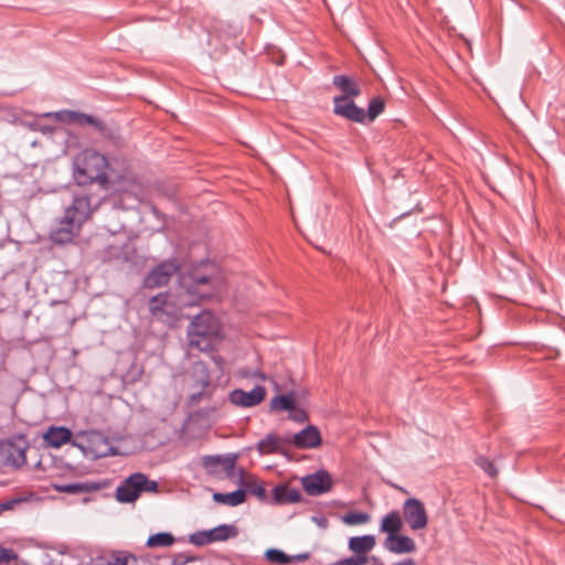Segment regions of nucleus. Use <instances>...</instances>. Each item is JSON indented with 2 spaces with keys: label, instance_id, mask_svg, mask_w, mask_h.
<instances>
[{
  "label": "nucleus",
  "instance_id": "19",
  "mask_svg": "<svg viewBox=\"0 0 565 565\" xmlns=\"http://www.w3.org/2000/svg\"><path fill=\"white\" fill-rule=\"evenodd\" d=\"M224 405L225 403H223L222 406L211 405L192 412L184 419L183 424H210L211 422H215L222 417V407Z\"/></svg>",
  "mask_w": 565,
  "mask_h": 565
},
{
  "label": "nucleus",
  "instance_id": "41",
  "mask_svg": "<svg viewBox=\"0 0 565 565\" xmlns=\"http://www.w3.org/2000/svg\"><path fill=\"white\" fill-rule=\"evenodd\" d=\"M394 565H417L413 558H406L402 562L395 563Z\"/></svg>",
  "mask_w": 565,
  "mask_h": 565
},
{
  "label": "nucleus",
  "instance_id": "40",
  "mask_svg": "<svg viewBox=\"0 0 565 565\" xmlns=\"http://www.w3.org/2000/svg\"><path fill=\"white\" fill-rule=\"evenodd\" d=\"M310 558V553H299L295 555H289L288 564H299L308 561Z\"/></svg>",
  "mask_w": 565,
  "mask_h": 565
},
{
  "label": "nucleus",
  "instance_id": "15",
  "mask_svg": "<svg viewBox=\"0 0 565 565\" xmlns=\"http://www.w3.org/2000/svg\"><path fill=\"white\" fill-rule=\"evenodd\" d=\"M333 114L356 124L365 122V110L354 98H333Z\"/></svg>",
  "mask_w": 565,
  "mask_h": 565
},
{
  "label": "nucleus",
  "instance_id": "44",
  "mask_svg": "<svg viewBox=\"0 0 565 565\" xmlns=\"http://www.w3.org/2000/svg\"><path fill=\"white\" fill-rule=\"evenodd\" d=\"M230 28H231L230 34L233 35V36H236V34H237V26H230Z\"/></svg>",
  "mask_w": 565,
  "mask_h": 565
},
{
  "label": "nucleus",
  "instance_id": "38",
  "mask_svg": "<svg viewBox=\"0 0 565 565\" xmlns=\"http://www.w3.org/2000/svg\"><path fill=\"white\" fill-rule=\"evenodd\" d=\"M114 565H136V558L132 555L119 554L109 558Z\"/></svg>",
  "mask_w": 565,
  "mask_h": 565
},
{
  "label": "nucleus",
  "instance_id": "21",
  "mask_svg": "<svg viewBox=\"0 0 565 565\" xmlns=\"http://www.w3.org/2000/svg\"><path fill=\"white\" fill-rule=\"evenodd\" d=\"M52 488L62 493L78 494L92 493L102 489V486L94 481L72 482V483H52Z\"/></svg>",
  "mask_w": 565,
  "mask_h": 565
},
{
  "label": "nucleus",
  "instance_id": "50",
  "mask_svg": "<svg viewBox=\"0 0 565 565\" xmlns=\"http://www.w3.org/2000/svg\"><path fill=\"white\" fill-rule=\"evenodd\" d=\"M256 375H258L260 379H265V375L263 373H257Z\"/></svg>",
  "mask_w": 565,
  "mask_h": 565
},
{
  "label": "nucleus",
  "instance_id": "30",
  "mask_svg": "<svg viewBox=\"0 0 565 565\" xmlns=\"http://www.w3.org/2000/svg\"><path fill=\"white\" fill-rule=\"evenodd\" d=\"M175 542L174 536L169 532H159L148 537L146 545L153 547H168Z\"/></svg>",
  "mask_w": 565,
  "mask_h": 565
},
{
  "label": "nucleus",
  "instance_id": "1",
  "mask_svg": "<svg viewBox=\"0 0 565 565\" xmlns=\"http://www.w3.org/2000/svg\"><path fill=\"white\" fill-rule=\"evenodd\" d=\"M100 201L99 196L90 194L86 189L76 192L56 228L51 233L52 242L60 245L72 242L83 223L99 206Z\"/></svg>",
  "mask_w": 565,
  "mask_h": 565
},
{
  "label": "nucleus",
  "instance_id": "22",
  "mask_svg": "<svg viewBox=\"0 0 565 565\" xmlns=\"http://www.w3.org/2000/svg\"><path fill=\"white\" fill-rule=\"evenodd\" d=\"M302 500L300 490L288 484H277L273 489V501L275 504L298 503Z\"/></svg>",
  "mask_w": 565,
  "mask_h": 565
},
{
  "label": "nucleus",
  "instance_id": "23",
  "mask_svg": "<svg viewBox=\"0 0 565 565\" xmlns=\"http://www.w3.org/2000/svg\"><path fill=\"white\" fill-rule=\"evenodd\" d=\"M383 545L388 552L394 554H406L416 551L415 541L409 536L401 534L394 535L391 541H388V539H385Z\"/></svg>",
  "mask_w": 565,
  "mask_h": 565
},
{
  "label": "nucleus",
  "instance_id": "37",
  "mask_svg": "<svg viewBox=\"0 0 565 565\" xmlns=\"http://www.w3.org/2000/svg\"><path fill=\"white\" fill-rule=\"evenodd\" d=\"M369 562L367 556L353 555L347 558L339 559L332 565H365Z\"/></svg>",
  "mask_w": 565,
  "mask_h": 565
},
{
  "label": "nucleus",
  "instance_id": "36",
  "mask_svg": "<svg viewBox=\"0 0 565 565\" xmlns=\"http://www.w3.org/2000/svg\"><path fill=\"white\" fill-rule=\"evenodd\" d=\"M246 492L248 491L252 495H255L260 501H267L266 489L263 483L257 481H252L246 486Z\"/></svg>",
  "mask_w": 565,
  "mask_h": 565
},
{
  "label": "nucleus",
  "instance_id": "31",
  "mask_svg": "<svg viewBox=\"0 0 565 565\" xmlns=\"http://www.w3.org/2000/svg\"><path fill=\"white\" fill-rule=\"evenodd\" d=\"M385 109V102L382 97L375 96L373 97L367 105V110L365 111V121L369 122L374 121Z\"/></svg>",
  "mask_w": 565,
  "mask_h": 565
},
{
  "label": "nucleus",
  "instance_id": "43",
  "mask_svg": "<svg viewBox=\"0 0 565 565\" xmlns=\"http://www.w3.org/2000/svg\"><path fill=\"white\" fill-rule=\"evenodd\" d=\"M213 361L217 364V365H222L223 363V358L221 355H215L213 356Z\"/></svg>",
  "mask_w": 565,
  "mask_h": 565
},
{
  "label": "nucleus",
  "instance_id": "12",
  "mask_svg": "<svg viewBox=\"0 0 565 565\" xmlns=\"http://www.w3.org/2000/svg\"><path fill=\"white\" fill-rule=\"evenodd\" d=\"M403 518L413 531L423 530L428 524L426 508L417 498H408L404 501Z\"/></svg>",
  "mask_w": 565,
  "mask_h": 565
},
{
  "label": "nucleus",
  "instance_id": "42",
  "mask_svg": "<svg viewBox=\"0 0 565 565\" xmlns=\"http://www.w3.org/2000/svg\"><path fill=\"white\" fill-rule=\"evenodd\" d=\"M63 115V113H45L43 116L44 117H56V118H61V116Z\"/></svg>",
  "mask_w": 565,
  "mask_h": 565
},
{
  "label": "nucleus",
  "instance_id": "17",
  "mask_svg": "<svg viewBox=\"0 0 565 565\" xmlns=\"http://www.w3.org/2000/svg\"><path fill=\"white\" fill-rule=\"evenodd\" d=\"M321 435L317 426H305L297 434L290 435V446L298 449H311L321 445Z\"/></svg>",
  "mask_w": 565,
  "mask_h": 565
},
{
  "label": "nucleus",
  "instance_id": "3",
  "mask_svg": "<svg viewBox=\"0 0 565 565\" xmlns=\"http://www.w3.org/2000/svg\"><path fill=\"white\" fill-rule=\"evenodd\" d=\"M108 161L106 157L95 150H84L73 164V178L78 185L97 182L102 188L108 183Z\"/></svg>",
  "mask_w": 565,
  "mask_h": 565
},
{
  "label": "nucleus",
  "instance_id": "49",
  "mask_svg": "<svg viewBox=\"0 0 565 565\" xmlns=\"http://www.w3.org/2000/svg\"><path fill=\"white\" fill-rule=\"evenodd\" d=\"M10 502L3 504V509H8L10 507Z\"/></svg>",
  "mask_w": 565,
  "mask_h": 565
},
{
  "label": "nucleus",
  "instance_id": "16",
  "mask_svg": "<svg viewBox=\"0 0 565 565\" xmlns=\"http://www.w3.org/2000/svg\"><path fill=\"white\" fill-rule=\"evenodd\" d=\"M266 388L262 385L254 386L250 391L235 388L228 394V402L241 407H253L263 402Z\"/></svg>",
  "mask_w": 565,
  "mask_h": 565
},
{
  "label": "nucleus",
  "instance_id": "13",
  "mask_svg": "<svg viewBox=\"0 0 565 565\" xmlns=\"http://www.w3.org/2000/svg\"><path fill=\"white\" fill-rule=\"evenodd\" d=\"M256 448L260 455L280 454L287 456L290 449V434L269 433L258 440Z\"/></svg>",
  "mask_w": 565,
  "mask_h": 565
},
{
  "label": "nucleus",
  "instance_id": "26",
  "mask_svg": "<svg viewBox=\"0 0 565 565\" xmlns=\"http://www.w3.org/2000/svg\"><path fill=\"white\" fill-rule=\"evenodd\" d=\"M376 544L375 536L372 534H365L362 536H352L349 539L348 547L355 555L367 556Z\"/></svg>",
  "mask_w": 565,
  "mask_h": 565
},
{
  "label": "nucleus",
  "instance_id": "39",
  "mask_svg": "<svg viewBox=\"0 0 565 565\" xmlns=\"http://www.w3.org/2000/svg\"><path fill=\"white\" fill-rule=\"evenodd\" d=\"M17 555L11 548H4L0 546V564L9 563Z\"/></svg>",
  "mask_w": 565,
  "mask_h": 565
},
{
  "label": "nucleus",
  "instance_id": "20",
  "mask_svg": "<svg viewBox=\"0 0 565 565\" xmlns=\"http://www.w3.org/2000/svg\"><path fill=\"white\" fill-rule=\"evenodd\" d=\"M332 84L342 93L333 98H355L361 94L359 84L349 75L339 74L333 76Z\"/></svg>",
  "mask_w": 565,
  "mask_h": 565
},
{
  "label": "nucleus",
  "instance_id": "2",
  "mask_svg": "<svg viewBox=\"0 0 565 565\" xmlns=\"http://www.w3.org/2000/svg\"><path fill=\"white\" fill-rule=\"evenodd\" d=\"M180 288L188 296L186 303L194 305L215 295L220 284L218 267L209 259L193 265L178 276Z\"/></svg>",
  "mask_w": 565,
  "mask_h": 565
},
{
  "label": "nucleus",
  "instance_id": "34",
  "mask_svg": "<svg viewBox=\"0 0 565 565\" xmlns=\"http://www.w3.org/2000/svg\"><path fill=\"white\" fill-rule=\"evenodd\" d=\"M370 519L371 515L366 512L351 511L342 518V521L348 525H358L367 523Z\"/></svg>",
  "mask_w": 565,
  "mask_h": 565
},
{
  "label": "nucleus",
  "instance_id": "11",
  "mask_svg": "<svg viewBox=\"0 0 565 565\" xmlns=\"http://www.w3.org/2000/svg\"><path fill=\"white\" fill-rule=\"evenodd\" d=\"M236 460L237 455L235 454L206 455L202 457L201 465L212 476L225 473L227 478L233 479L236 477Z\"/></svg>",
  "mask_w": 565,
  "mask_h": 565
},
{
  "label": "nucleus",
  "instance_id": "6",
  "mask_svg": "<svg viewBox=\"0 0 565 565\" xmlns=\"http://www.w3.org/2000/svg\"><path fill=\"white\" fill-rule=\"evenodd\" d=\"M158 482L145 473L136 472L127 477L116 489V499L121 503L135 502L142 492H157Z\"/></svg>",
  "mask_w": 565,
  "mask_h": 565
},
{
  "label": "nucleus",
  "instance_id": "27",
  "mask_svg": "<svg viewBox=\"0 0 565 565\" xmlns=\"http://www.w3.org/2000/svg\"><path fill=\"white\" fill-rule=\"evenodd\" d=\"M403 526V520L398 511L394 510L387 513L381 522L380 530L387 534L386 539L391 541L394 535L398 534Z\"/></svg>",
  "mask_w": 565,
  "mask_h": 565
},
{
  "label": "nucleus",
  "instance_id": "8",
  "mask_svg": "<svg viewBox=\"0 0 565 565\" xmlns=\"http://www.w3.org/2000/svg\"><path fill=\"white\" fill-rule=\"evenodd\" d=\"M181 269L180 262L172 257L160 262L156 265L142 280L145 289H156L167 286L172 276Z\"/></svg>",
  "mask_w": 565,
  "mask_h": 565
},
{
  "label": "nucleus",
  "instance_id": "35",
  "mask_svg": "<svg viewBox=\"0 0 565 565\" xmlns=\"http://www.w3.org/2000/svg\"><path fill=\"white\" fill-rule=\"evenodd\" d=\"M189 542L195 546H204L213 543L211 530L196 531L189 536Z\"/></svg>",
  "mask_w": 565,
  "mask_h": 565
},
{
  "label": "nucleus",
  "instance_id": "9",
  "mask_svg": "<svg viewBox=\"0 0 565 565\" xmlns=\"http://www.w3.org/2000/svg\"><path fill=\"white\" fill-rule=\"evenodd\" d=\"M270 408L275 412H287L288 419L303 424L308 422V414L295 392L276 395L270 401Z\"/></svg>",
  "mask_w": 565,
  "mask_h": 565
},
{
  "label": "nucleus",
  "instance_id": "45",
  "mask_svg": "<svg viewBox=\"0 0 565 565\" xmlns=\"http://www.w3.org/2000/svg\"><path fill=\"white\" fill-rule=\"evenodd\" d=\"M186 428H188V426H185V425H182V426H181L180 437H183V436H184V434H185V431H186Z\"/></svg>",
  "mask_w": 565,
  "mask_h": 565
},
{
  "label": "nucleus",
  "instance_id": "48",
  "mask_svg": "<svg viewBox=\"0 0 565 565\" xmlns=\"http://www.w3.org/2000/svg\"><path fill=\"white\" fill-rule=\"evenodd\" d=\"M100 565H114V564H111V562L109 559H107V561L100 563Z\"/></svg>",
  "mask_w": 565,
  "mask_h": 565
},
{
  "label": "nucleus",
  "instance_id": "32",
  "mask_svg": "<svg viewBox=\"0 0 565 565\" xmlns=\"http://www.w3.org/2000/svg\"><path fill=\"white\" fill-rule=\"evenodd\" d=\"M264 557L267 562L277 565H287L289 555L279 548H268L264 553Z\"/></svg>",
  "mask_w": 565,
  "mask_h": 565
},
{
  "label": "nucleus",
  "instance_id": "18",
  "mask_svg": "<svg viewBox=\"0 0 565 565\" xmlns=\"http://www.w3.org/2000/svg\"><path fill=\"white\" fill-rule=\"evenodd\" d=\"M193 376L199 391L190 395L189 403L191 405L198 403L202 398L205 388L210 385L211 376L207 365L202 361L195 362L193 364Z\"/></svg>",
  "mask_w": 565,
  "mask_h": 565
},
{
  "label": "nucleus",
  "instance_id": "4",
  "mask_svg": "<svg viewBox=\"0 0 565 565\" xmlns=\"http://www.w3.org/2000/svg\"><path fill=\"white\" fill-rule=\"evenodd\" d=\"M220 323L211 311H201L195 315L189 326L190 343L201 351L207 350L212 341L218 335Z\"/></svg>",
  "mask_w": 565,
  "mask_h": 565
},
{
  "label": "nucleus",
  "instance_id": "29",
  "mask_svg": "<svg viewBox=\"0 0 565 565\" xmlns=\"http://www.w3.org/2000/svg\"><path fill=\"white\" fill-rule=\"evenodd\" d=\"M213 543L226 541L232 537H236L238 534V530L235 525L232 524H221L211 529Z\"/></svg>",
  "mask_w": 565,
  "mask_h": 565
},
{
  "label": "nucleus",
  "instance_id": "46",
  "mask_svg": "<svg viewBox=\"0 0 565 565\" xmlns=\"http://www.w3.org/2000/svg\"><path fill=\"white\" fill-rule=\"evenodd\" d=\"M237 476L239 480L243 481L244 470L242 468H239Z\"/></svg>",
  "mask_w": 565,
  "mask_h": 565
},
{
  "label": "nucleus",
  "instance_id": "33",
  "mask_svg": "<svg viewBox=\"0 0 565 565\" xmlns=\"http://www.w3.org/2000/svg\"><path fill=\"white\" fill-rule=\"evenodd\" d=\"M475 463L481 470H483V472L486 475H488L490 478H492V479L497 478L499 470H498L497 466L494 465V462L490 458H488L486 456H477L475 459Z\"/></svg>",
  "mask_w": 565,
  "mask_h": 565
},
{
  "label": "nucleus",
  "instance_id": "5",
  "mask_svg": "<svg viewBox=\"0 0 565 565\" xmlns=\"http://www.w3.org/2000/svg\"><path fill=\"white\" fill-rule=\"evenodd\" d=\"M73 445L94 459L115 455L111 439L98 429L81 430L75 434Z\"/></svg>",
  "mask_w": 565,
  "mask_h": 565
},
{
  "label": "nucleus",
  "instance_id": "25",
  "mask_svg": "<svg viewBox=\"0 0 565 565\" xmlns=\"http://www.w3.org/2000/svg\"><path fill=\"white\" fill-rule=\"evenodd\" d=\"M43 438L47 446L58 448L71 440L72 433L66 426H49Z\"/></svg>",
  "mask_w": 565,
  "mask_h": 565
},
{
  "label": "nucleus",
  "instance_id": "10",
  "mask_svg": "<svg viewBox=\"0 0 565 565\" xmlns=\"http://www.w3.org/2000/svg\"><path fill=\"white\" fill-rule=\"evenodd\" d=\"M170 298L169 292H159L149 299L148 307L150 315L156 320L173 326L179 320V309Z\"/></svg>",
  "mask_w": 565,
  "mask_h": 565
},
{
  "label": "nucleus",
  "instance_id": "14",
  "mask_svg": "<svg viewBox=\"0 0 565 565\" xmlns=\"http://www.w3.org/2000/svg\"><path fill=\"white\" fill-rule=\"evenodd\" d=\"M301 483L303 490L309 495H320L327 493L332 488L331 476L324 469H320L315 473L303 477Z\"/></svg>",
  "mask_w": 565,
  "mask_h": 565
},
{
  "label": "nucleus",
  "instance_id": "24",
  "mask_svg": "<svg viewBox=\"0 0 565 565\" xmlns=\"http://www.w3.org/2000/svg\"><path fill=\"white\" fill-rule=\"evenodd\" d=\"M65 115L67 116L70 121L76 122L81 126H93L103 136H105L108 130L107 125L103 120L93 115H88L76 110H67L65 111Z\"/></svg>",
  "mask_w": 565,
  "mask_h": 565
},
{
  "label": "nucleus",
  "instance_id": "28",
  "mask_svg": "<svg viewBox=\"0 0 565 565\" xmlns=\"http://www.w3.org/2000/svg\"><path fill=\"white\" fill-rule=\"evenodd\" d=\"M246 499V490L237 489L230 493L216 492L213 494V500L217 503L226 504L230 507H236L242 504Z\"/></svg>",
  "mask_w": 565,
  "mask_h": 565
},
{
  "label": "nucleus",
  "instance_id": "47",
  "mask_svg": "<svg viewBox=\"0 0 565 565\" xmlns=\"http://www.w3.org/2000/svg\"><path fill=\"white\" fill-rule=\"evenodd\" d=\"M189 561H192V558H185V559L179 561V564H185Z\"/></svg>",
  "mask_w": 565,
  "mask_h": 565
},
{
  "label": "nucleus",
  "instance_id": "7",
  "mask_svg": "<svg viewBox=\"0 0 565 565\" xmlns=\"http://www.w3.org/2000/svg\"><path fill=\"white\" fill-rule=\"evenodd\" d=\"M29 441L23 434L0 439V462L6 467L20 468L26 462Z\"/></svg>",
  "mask_w": 565,
  "mask_h": 565
}]
</instances>
